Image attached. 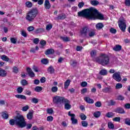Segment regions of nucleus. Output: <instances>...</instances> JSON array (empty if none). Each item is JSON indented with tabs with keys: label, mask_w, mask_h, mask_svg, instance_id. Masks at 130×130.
Masks as SVG:
<instances>
[{
	"label": "nucleus",
	"mask_w": 130,
	"mask_h": 130,
	"mask_svg": "<svg viewBox=\"0 0 130 130\" xmlns=\"http://www.w3.org/2000/svg\"><path fill=\"white\" fill-rule=\"evenodd\" d=\"M110 32L111 33H113V34H115V33H116V29L113 28H111L110 29Z\"/></svg>",
	"instance_id": "e2e57ef3"
},
{
	"label": "nucleus",
	"mask_w": 130,
	"mask_h": 130,
	"mask_svg": "<svg viewBox=\"0 0 130 130\" xmlns=\"http://www.w3.org/2000/svg\"><path fill=\"white\" fill-rule=\"evenodd\" d=\"M39 100L38 99H36V98H34L32 99L31 100V102L32 103H35L36 104H37V103L38 102Z\"/></svg>",
	"instance_id": "3c124183"
},
{
	"label": "nucleus",
	"mask_w": 130,
	"mask_h": 130,
	"mask_svg": "<svg viewBox=\"0 0 130 130\" xmlns=\"http://www.w3.org/2000/svg\"><path fill=\"white\" fill-rule=\"evenodd\" d=\"M35 91L36 92H41L42 91V87L41 86H37L35 88Z\"/></svg>",
	"instance_id": "473e14b6"
},
{
	"label": "nucleus",
	"mask_w": 130,
	"mask_h": 130,
	"mask_svg": "<svg viewBox=\"0 0 130 130\" xmlns=\"http://www.w3.org/2000/svg\"><path fill=\"white\" fill-rule=\"evenodd\" d=\"M39 41H40V40H39V39L36 38L34 40L33 42L34 43H35V44H38V43H39Z\"/></svg>",
	"instance_id": "603ef678"
},
{
	"label": "nucleus",
	"mask_w": 130,
	"mask_h": 130,
	"mask_svg": "<svg viewBox=\"0 0 130 130\" xmlns=\"http://www.w3.org/2000/svg\"><path fill=\"white\" fill-rule=\"evenodd\" d=\"M32 70H34V72H36V73H38V72H39V71H38V67L35 65L32 67Z\"/></svg>",
	"instance_id": "6e6d98bb"
},
{
	"label": "nucleus",
	"mask_w": 130,
	"mask_h": 130,
	"mask_svg": "<svg viewBox=\"0 0 130 130\" xmlns=\"http://www.w3.org/2000/svg\"><path fill=\"white\" fill-rule=\"evenodd\" d=\"M100 74L102 76H106V75H107V70L105 69H103L101 70V71L100 72Z\"/></svg>",
	"instance_id": "393cba45"
},
{
	"label": "nucleus",
	"mask_w": 130,
	"mask_h": 130,
	"mask_svg": "<svg viewBox=\"0 0 130 130\" xmlns=\"http://www.w3.org/2000/svg\"><path fill=\"white\" fill-rule=\"evenodd\" d=\"M25 5L26 8H32L33 4H32V3L31 2L27 1L25 3Z\"/></svg>",
	"instance_id": "7c9ffc66"
},
{
	"label": "nucleus",
	"mask_w": 130,
	"mask_h": 130,
	"mask_svg": "<svg viewBox=\"0 0 130 130\" xmlns=\"http://www.w3.org/2000/svg\"><path fill=\"white\" fill-rule=\"evenodd\" d=\"M125 5L127 7H130V0H125Z\"/></svg>",
	"instance_id": "864d4df0"
},
{
	"label": "nucleus",
	"mask_w": 130,
	"mask_h": 130,
	"mask_svg": "<svg viewBox=\"0 0 130 130\" xmlns=\"http://www.w3.org/2000/svg\"><path fill=\"white\" fill-rule=\"evenodd\" d=\"M27 72L28 74V76L30 77V78H34L35 77V73L33 72V71H32V69L30 68H27L26 69Z\"/></svg>",
	"instance_id": "9b49d317"
},
{
	"label": "nucleus",
	"mask_w": 130,
	"mask_h": 130,
	"mask_svg": "<svg viewBox=\"0 0 130 130\" xmlns=\"http://www.w3.org/2000/svg\"><path fill=\"white\" fill-rule=\"evenodd\" d=\"M122 88V84L120 83H117L116 85V89H121Z\"/></svg>",
	"instance_id": "c03bdc74"
},
{
	"label": "nucleus",
	"mask_w": 130,
	"mask_h": 130,
	"mask_svg": "<svg viewBox=\"0 0 130 130\" xmlns=\"http://www.w3.org/2000/svg\"><path fill=\"white\" fill-rule=\"evenodd\" d=\"M88 34L89 37H93V36H95V32L93 31H89Z\"/></svg>",
	"instance_id": "79ce46f5"
},
{
	"label": "nucleus",
	"mask_w": 130,
	"mask_h": 130,
	"mask_svg": "<svg viewBox=\"0 0 130 130\" xmlns=\"http://www.w3.org/2000/svg\"><path fill=\"white\" fill-rule=\"evenodd\" d=\"M84 100L87 102V103L93 104L94 103V100L92 99H90V98H85Z\"/></svg>",
	"instance_id": "dca6fc26"
},
{
	"label": "nucleus",
	"mask_w": 130,
	"mask_h": 130,
	"mask_svg": "<svg viewBox=\"0 0 130 130\" xmlns=\"http://www.w3.org/2000/svg\"><path fill=\"white\" fill-rule=\"evenodd\" d=\"M95 105L96 107H101V102H97L96 103H95Z\"/></svg>",
	"instance_id": "13d9d810"
},
{
	"label": "nucleus",
	"mask_w": 130,
	"mask_h": 130,
	"mask_svg": "<svg viewBox=\"0 0 130 130\" xmlns=\"http://www.w3.org/2000/svg\"><path fill=\"white\" fill-rule=\"evenodd\" d=\"M10 41L11 43H13V44H16V43H17V39L14 38H11L10 39Z\"/></svg>",
	"instance_id": "4c0bfd02"
},
{
	"label": "nucleus",
	"mask_w": 130,
	"mask_h": 130,
	"mask_svg": "<svg viewBox=\"0 0 130 130\" xmlns=\"http://www.w3.org/2000/svg\"><path fill=\"white\" fill-rule=\"evenodd\" d=\"M115 112L117 113H119L120 114H123L125 113V111H124V109H123L122 108H118L115 110Z\"/></svg>",
	"instance_id": "f8f14e48"
},
{
	"label": "nucleus",
	"mask_w": 130,
	"mask_h": 130,
	"mask_svg": "<svg viewBox=\"0 0 130 130\" xmlns=\"http://www.w3.org/2000/svg\"><path fill=\"white\" fill-rule=\"evenodd\" d=\"M29 109V106L28 105L24 106L22 107V111H27Z\"/></svg>",
	"instance_id": "09e8293b"
},
{
	"label": "nucleus",
	"mask_w": 130,
	"mask_h": 130,
	"mask_svg": "<svg viewBox=\"0 0 130 130\" xmlns=\"http://www.w3.org/2000/svg\"><path fill=\"white\" fill-rule=\"evenodd\" d=\"M70 63L72 67H76L77 66V61H71Z\"/></svg>",
	"instance_id": "de8ad7c7"
},
{
	"label": "nucleus",
	"mask_w": 130,
	"mask_h": 130,
	"mask_svg": "<svg viewBox=\"0 0 130 130\" xmlns=\"http://www.w3.org/2000/svg\"><path fill=\"white\" fill-rule=\"evenodd\" d=\"M64 97L60 96H55L53 98V102L56 105H61L66 100Z\"/></svg>",
	"instance_id": "39448f33"
},
{
	"label": "nucleus",
	"mask_w": 130,
	"mask_h": 130,
	"mask_svg": "<svg viewBox=\"0 0 130 130\" xmlns=\"http://www.w3.org/2000/svg\"><path fill=\"white\" fill-rule=\"evenodd\" d=\"M70 84H71V81L70 80H67L64 83V88L68 89L69 88V86H70Z\"/></svg>",
	"instance_id": "b1692460"
},
{
	"label": "nucleus",
	"mask_w": 130,
	"mask_h": 130,
	"mask_svg": "<svg viewBox=\"0 0 130 130\" xmlns=\"http://www.w3.org/2000/svg\"><path fill=\"white\" fill-rule=\"evenodd\" d=\"M125 109H130V104L127 103L124 106Z\"/></svg>",
	"instance_id": "8fccbe9b"
},
{
	"label": "nucleus",
	"mask_w": 130,
	"mask_h": 130,
	"mask_svg": "<svg viewBox=\"0 0 130 130\" xmlns=\"http://www.w3.org/2000/svg\"><path fill=\"white\" fill-rule=\"evenodd\" d=\"M13 72L15 74H18L19 73V69L17 67H14L13 68Z\"/></svg>",
	"instance_id": "e433bc0d"
},
{
	"label": "nucleus",
	"mask_w": 130,
	"mask_h": 130,
	"mask_svg": "<svg viewBox=\"0 0 130 130\" xmlns=\"http://www.w3.org/2000/svg\"><path fill=\"white\" fill-rule=\"evenodd\" d=\"M21 84L22 86H26V85L28 84L27 82L25 79H23L21 81Z\"/></svg>",
	"instance_id": "ea45409f"
},
{
	"label": "nucleus",
	"mask_w": 130,
	"mask_h": 130,
	"mask_svg": "<svg viewBox=\"0 0 130 130\" xmlns=\"http://www.w3.org/2000/svg\"><path fill=\"white\" fill-rule=\"evenodd\" d=\"M125 123L127 125H130V119L129 118H126L125 119Z\"/></svg>",
	"instance_id": "49530a36"
},
{
	"label": "nucleus",
	"mask_w": 130,
	"mask_h": 130,
	"mask_svg": "<svg viewBox=\"0 0 130 130\" xmlns=\"http://www.w3.org/2000/svg\"><path fill=\"white\" fill-rule=\"evenodd\" d=\"M83 49V47L80 46H78L76 48L77 51H81Z\"/></svg>",
	"instance_id": "69168bd1"
},
{
	"label": "nucleus",
	"mask_w": 130,
	"mask_h": 130,
	"mask_svg": "<svg viewBox=\"0 0 130 130\" xmlns=\"http://www.w3.org/2000/svg\"><path fill=\"white\" fill-rule=\"evenodd\" d=\"M60 38L61 40H62V41H64V42H68L71 40L70 38L67 37H60Z\"/></svg>",
	"instance_id": "412c9836"
},
{
	"label": "nucleus",
	"mask_w": 130,
	"mask_h": 130,
	"mask_svg": "<svg viewBox=\"0 0 130 130\" xmlns=\"http://www.w3.org/2000/svg\"><path fill=\"white\" fill-rule=\"evenodd\" d=\"M113 49L114 51H120V50H121V46L119 45H116Z\"/></svg>",
	"instance_id": "a211bd4d"
},
{
	"label": "nucleus",
	"mask_w": 130,
	"mask_h": 130,
	"mask_svg": "<svg viewBox=\"0 0 130 130\" xmlns=\"http://www.w3.org/2000/svg\"><path fill=\"white\" fill-rule=\"evenodd\" d=\"M21 35H22V36H23V37H27V33L24 30L21 31Z\"/></svg>",
	"instance_id": "37998d69"
},
{
	"label": "nucleus",
	"mask_w": 130,
	"mask_h": 130,
	"mask_svg": "<svg viewBox=\"0 0 130 130\" xmlns=\"http://www.w3.org/2000/svg\"><path fill=\"white\" fill-rule=\"evenodd\" d=\"M106 117L108 118H110L111 117H113L114 116V114L112 112H108L106 115Z\"/></svg>",
	"instance_id": "c756f323"
},
{
	"label": "nucleus",
	"mask_w": 130,
	"mask_h": 130,
	"mask_svg": "<svg viewBox=\"0 0 130 130\" xmlns=\"http://www.w3.org/2000/svg\"><path fill=\"white\" fill-rule=\"evenodd\" d=\"M44 32V28H37L35 31V33L36 34H39L40 33H43Z\"/></svg>",
	"instance_id": "f3484780"
},
{
	"label": "nucleus",
	"mask_w": 130,
	"mask_h": 130,
	"mask_svg": "<svg viewBox=\"0 0 130 130\" xmlns=\"http://www.w3.org/2000/svg\"><path fill=\"white\" fill-rule=\"evenodd\" d=\"M85 5V4H84V3L83 2H81V3H79L78 4V7L79 8H83L84 7V5Z\"/></svg>",
	"instance_id": "338daca9"
},
{
	"label": "nucleus",
	"mask_w": 130,
	"mask_h": 130,
	"mask_svg": "<svg viewBox=\"0 0 130 130\" xmlns=\"http://www.w3.org/2000/svg\"><path fill=\"white\" fill-rule=\"evenodd\" d=\"M33 30H34V26H30L27 27V30L28 31V32H31V31H33Z\"/></svg>",
	"instance_id": "5fc2aeb1"
},
{
	"label": "nucleus",
	"mask_w": 130,
	"mask_h": 130,
	"mask_svg": "<svg viewBox=\"0 0 130 130\" xmlns=\"http://www.w3.org/2000/svg\"><path fill=\"white\" fill-rule=\"evenodd\" d=\"M113 79L117 82H120L121 81V77L120 76V72H115L112 76Z\"/></svg>",
	"instance_id": "0eeeda50"
},
{
	"label": "nucleus",
	"mask_w": 130,
	"mask_h": 130,
	"mask_svg": "<svg viewBox=\"0 0 130 130\" xmlns=\"http://www.w3.org/2000/svg\"><path fill=\"white\" fill-rule=\"evenodd\" d=\"M9 124L10 125H18L21 128L26 126V121L23 115L17 116L15 117V119H12L9 120Z\"/></svg>",
	"instance_id": "f03ea898"
},
{
	"label": "nucleus",
	"mask_w": 130,
	"mask_h": 130,
	"mask_svg": "<svg viewBox=\"0 0 130 130\" xmlns=\"http://www.w3.org/2000/svg\"><path fill=\"white\" fill-rule=\"evenodd\" d=\"M48 61L49 60L47 58H43L41 60V62L42 64H47Z\"/></svg>",
	"instance_id": "bb28decb"
},
{
	"label": "nucleus",
	"mask_w": 130,
	"mask_h": 130,
	"mask_svg": "<svg viewBox=\"0 0 130 130\" xmlns=\"http://www.w3.org/2000/svg\"><path fill=\"white\" fill-rule=\"evenodd\" d=\"M7 76V71L6 70L0 68V77H6Z\"/></svg>",
	"instance_id": "4468645a"
},
{
	"label": "nucleus",
	"mask_w": 130,
	"mask_h": 130,
	"mask_svg": "<svg viewBox=\"0 0 130 130\" xmlns=\"http://www.w3.org/2000/svg\"><path fill=\"white\" fill-rule=\"evenodd\" d=\"M82 126L84 127H87L88 126V122L86 121H83L81 122Z\"/></svg>",
	"instance_id": "58836bf2"
},
{
	"label": "nucleus",
	"mask_w": 130,
	"mask_h": 130,
	"mask_svg": "<svg viewBox=\"0 0 130 130\" xmlns=\"http://www.w3.org/2000/svg\"><path fill=\"white\" fill-rule=\"evenodd\" d=\"M50 74H54V69L52 67H50L49 68Z\"/></svg>",
	"instance_id": "4d7b16f0"
},
{
	"label": "nucleus",
	"mask_w": 130,
	"mask_h": 130,
	"mask_svg": "<svg viewBox=\"0 0 130 130\" xmlns=\"http://www.w3.org/2000/svg\"><path fill=\"white\" fill-rule=\"evenodd\" d=\"M111 91H112V89H111V87H110V86H109L108 87H105L102 90V91L104 93H110V92H111Z\"/></svg>",
	"instance_id": "ddd939ff"
},
{
	"label": "nucleus",
	"mask_w": 130,
	"mask_h": 130,
	"mask_svg": "<svg viewBox=\"0 0 130 130\" xmlns=\"http://www.w3.org/2000/svg\"><path fill=\"white\" fill-rule=\"evenodd\" d=\"M87 85H88V83L86 82H82L81 83V87H87Z\"/></svg>",
	"instance_id": "052dcab7"
},
{
	"label": "nucleus",
	"mask_w": 130,
	"mask_h": 130,
	"mask_svg": "<svg viewBox=\"0 0 130 130\" xmlns=\"http://www.w3.org/2000/svg\"><path fill=\"white\" fill-rule=\"evenodd\" d=\"M119 27L121 31L124 32L126 28V24H125V22L124 21L120 20L119 21Z\"/></svg>",
	"instance_id": "6e6552de"
},
{
	"label": "nucleus",
	"mask_w": 130,
	"mask_h": 130,
	"mask_svg": "<svg viewBox=\"0 0 130 130\" xmlns=\"http://www.w3.org/2000/svg\"><path fill=\"white\" fill-rule=\"evenodd\" d=\"M58 90V88L57 86H53L51 88V91L53 93H56Z\"/></svg>",
	"instance_id": "f704fd0d"
},
{
	"label": "nucleus",
	"mask_w": 130,
	"mask_h": 130,
	"mask_svg": "<svg viewBox=\"0 0 130 130\" xmlns=\"http://www.w3.org/2000/svg\"><path fill=\"white\" fill-rule=\"evenodd\" d=\"M108 126L109 128H111L112 129H113L114 128V125L113 123H111V122H109L108 123Z\"/></svg>",
	"instance_id": "72a5a7b5"
},
{
	"label": "nucleus",
	"mask_w": 130,
	"mask_h": 130,
	"mask_svg": "<svg viewBox=\"0 0 130 130\" xmlns=\"http://www.w3.org/2000/svg\"><path fill=\"white\" fill-rule=\"evenodd\" d=\"M57 19L58 20H64V19H66L65 14H59L57 17Z\"/></svg>",
	"instance_id": "cd10ccee"
},
{
	"label": "nucleus",
	"mask_w": 130,
	"mask_h": 130,
	"mask_svg": "<svg viewBox=\"0 0 130 130\" xmlns=\"http://www.w3.org/2000/svg\"><path fill=\"white\" fill-rule=\"evenodd\" d=\"M23 89L22 88V87H19L17 89V92H18V94H21V93H22V92H23Z\"/></svg>",
	"instance_id": "a19ab883"
},
{
	"label": "nucleus",
	"mask_w": 130,
	"mask_h": 130,
	"mask_svg": "<svg viewBox=\"0 0 130 130\" xmlns=\"http://www.w3.org/2000/svg\"><path fill=\"white\" fill-rule=\"evenodd\" d=\"M108 105L109 106H113L114 105H116V102L113 100H110L108 102Z\"/></svg>",
	"instance_id": "5701e85b"
},
{
	"label": "nucleus",
	"mask_w": 130,
	"mask_h": 130,
	"mask_svg": "<svg viewBox=\"0 0 130 130\" xmlns=\"http://www.w3.org/2000/svg\"><path fill=\"white\" fill-rule=\"evenodd\" d=\"M63 103L64 104V109H66V110H70L72 107V105H71V101L68 100V99H66L65 101H64Z\"/></svg>",
	"instance_id": "1a4fd4ad"
},
{
	"label": "nucleus",
	"mask_w": 130,
	"mask_h": 130,
	"mask_svg": "<svg viewBox=\"0 0 130 130\" xmlns=\"http://www.w3.org/2000/svg\"><path fill=\"white\" fill-rule=\"evenodd\" d=\"M2 116L4 119H8L9 118V115L7 114V112L2 113Z\"/></svg>",
	"instance_id": "2f4dec72"
},
{
	"label": "nucleus",
	"mask_w": 130,
	"mask_h": 130,
	"mask_svg": "<svg viewBox=\"0 0 130 130\" xmlns=\"http://www.w3.org/2000/svg\"><path fill=\"white\" fill-rule=\"evenodd\" d=\"M96 60L99 63L102 64V66H107V64L109 63V57L105 54L101 55L99 57H97Z\"/></svg>",
	"instance_id": "20e7f679"
},
{
	"label": "nucleus",
	"mask_w": 130,
	"mask_h": 130,
	"mask_svg": "<svg viewBox=\"0 0 130 130\" xmlns=\"http://www.w3.org/2000/svg\"><path fill=\"white\" fill-rule=\"evenodd\" d=\"M44 7L46 10H49V1L46 0L44 3Z\"/></svg>",
	"instance_id": "4be33fe9"
},
{
	"label": "nucleus",
	"mask_w": 130,
	"mask_h": 130,
	"mask_svg": "<svg viewBox=\"0 0 130 130\" xmlns=\"http://www.w3.org/2000/svg\"><path fill=\"white\" fill-rule=\"evenodd\" d=\"M95 27L96 29H98V30H100L101 29H102L104 27V25L102 23H99L95 25Z\"/></svg>",
	"instance_id": "aec40b11"
},
{
	"label": "nucleus",
	"mask_w": 130,
	"mask_h": 130,
	"mask_svg": "<svg viewBox=\"0 0 130 130\" xmlns=\"http://www.w3.org/2000/svg\"><path fill=\"white\" fill-rule=\"evenodd\" d=\"M82 36L87 37L89 33V28L88 27H84L81 31Z\"/></svg>",
	"instance_id": "9d476101"
},
{
	"label": "nucleus",
	"mask_w": 130,
	"mask_h": 130,
	"mask_svg": "<svg viewBox=\"0 0 130 130\" xmlns=\"http://www.w3.org/2000/svg\"><path fill=\"white\" fill-rule=\"evenodd\" d=\"M26 126L27 129H30V128L32 127V124L29 123L27 124V123H26Z\"/></svg>",
	"instance_id": "680f3d73"
},
{
	"label": "nucleus",
	"mask_w": 130,
	"mask_h": 130,
	"mask_svg": "<svg viewBox=\"0 0 130 130\" xmlns=\"http://www.w3.org/2000/svg\"><path fill=\"white\" fill-rule=\"evenodd\" d=\"M1 59L4 60L5 61H8L9 60H10V58L8 57V56H6V55H2Z\"/></svg>",
	"instance_id": "a878e982"
},
{
	"label": "nucleus",
	"mask_w": 130,
	"mask_h": 130,
	"mask_svg": "<svg viewBox=\"0 0 130 130\" xmlns=\"http://www.w3.org/2000/svg\"><path fill=\"white\" fill-rule=\"evenodd\" d=\"M78 17H82L89 20H104V15L98 12L94 8L90 7L78 12Z\"/></svg>",
	"instance_id": "f257e3e1"
},
{
	"label": "nucleus",
	"mask_w": 130,
	"mask_h": 130,
	"mask_svg": "<svg viewBox=\"0 0 130 130\" xmlns=\"http://www.w3.org/2000/svg\"><path fill=\"white\" fill-rule=\"evenodd\" d=\"M100 115H101V113L100 111H96L93 113V116L96 118H98V117H100Z\"/></svg>",
	"instance_id": "c85d7f7f"
},
{
	"label": "nucleus",
	"mask_w": 130,
	"mask_h": 130,
	"mask_svg": "<svg viewBox=\"0 0 130 130\" xmlns=\"http://www.w3.org/2000/svg\"><path fill=\"white\" fill-rule=\"evenodd\" d=\"M90 4L92 6H97L98 5H99V2L97 1H92L90 2Z\"/></svg>",
	"instance_id": "c9c22d12"
},
{
	"label": "nucleus",
	"mask_w": 130,
	"mask_h": 130,
	"mask_svg": "<svg viewBox=\"0 0 130 130\" xmlns=\"http://www.w3.org/2000/svg\"><path fill=\"white\" fill-rule=\"evenodd\" d=\"M40 83V81H39V80L38 79H35L34 81V84L35 85H39Z\"/></svg>",
	"instance_id": "bf43d9fd"
},
{
	"label": "nucleus",
	"mask_w": 130,
	"mask_h": 130,
	"mask_svg": "<svg viewBox=\"0 0 130 130\" xmlns=\"http://www.w3.org/2000/svg\"><path fill=\"white\" fill-rule=\"evenodd\" d=\"M15 97L16 98H18V99H22V100H26L27 99V97L22 94H16L15 95Z\"/></svg>",
	"instance_id": "2eb2a0df"
},
{
	"label": "nucleus",
	"mask_w": 130,
	"mask_h": 130,
	"mask_svg": "<svg viewBox=\"0 0 130 130\" xmlns=\"http://www.w3.org/2000/svg\"><path fill=\"white\" fill-rule=\"evenodd\" d=\"M27 119H29V120H32V118H33V112H29L27 114Z\"/></svg>",
	"instance_id": "6ab92c4d"
},
{
	"label": "nucleus",
	"mask_w": 130,
	"mask_h": 130,
	"mask_svg": "<svg viewBox=\"0 0 130 130\" xmlns=\"http://www.w3.org/2000/svg\"><path fill=\"white\" fill-rule=\"evenodd\" d=\"M38 14V10H37V8L32 9L30 10L27 13L25 19L28 22H32L34 21V19L36 18V16Z\"/></svg>",
	"instance_id": "7ed1b4c3"
},
{
	"label": "nucleus",
	"mask_w": 130,
	"mask_h": 130,
	"mask_svg": "<svg viewBox=\"0 0 130 130\" xmlns=\"http://www.w3.org/2000/svg\"><path fill=\"white\" fill-rule=\"evenodd\" d=\"M40 44H41V45H42V46H44L46 44V42L44 40H42L40 41Z\"/></svg>",
	"instance_id": "0e129e2a"
},
{
	"label": "nucleus",
	"mask_w": 130,
	"mask_h": 130,
	"mask_svg": "<svg viewBox=\"0 0 130 130\" xmlns=\"http://www.w3.org/2000/svg\"><path fill=\"white\" fill-rule=\"evenodd\" d=\"M80 117L82 120H85L87 118V117L84 114H80Z\"/></svg>",
	"instance_id": "a18cd8bd"
},
{
	"label": "nucleus",
	"mask_w": 130,
	"mask_h": 130,
	"mask_svg": "<svg viewBox=\"0 0 130 130\" xmlns=\"http://www.w3.org/2000/svg\"><path fill=\"white\" fill-rule=\"evenodd\" d=\"M87 88H84L82 89H81V94H85V93H87Z\"/></svg>",
	"instance_id": "774afa93"
},
{
	"label": "nucleus",
	"mask_w": 130,
	"mask_h": 130,
	"mask_svg": "<svg viewBox=\"0 0 130 130\" xmlns=\"http://www.w3.org/2000/svg\"><path fill=\"white\" fill-rule=\"evenodd\" d=\"M68 115L71 117V120L73 124H77L78 123V119L75 118L76 115H75V114H72L71 111H69L68 112Z\"/></svg>",
	"instance_id": "423d86ee"
}]
</instances>
